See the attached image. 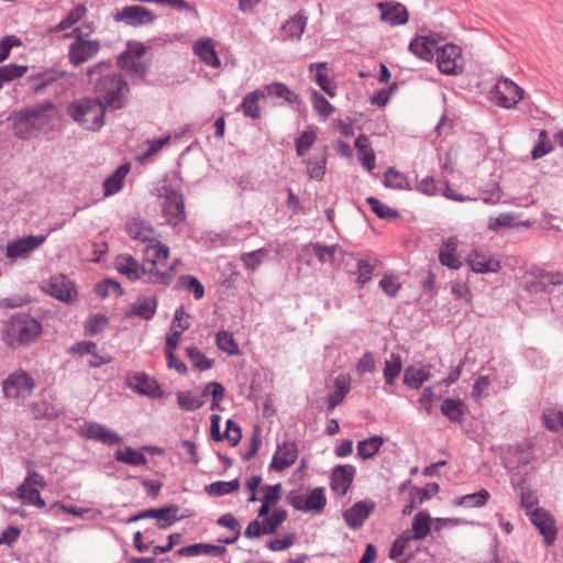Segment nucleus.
<instances>
[{"instance_id":"nucleus-35","label":"nucleus","mask_w":563,"mask_h":563,"mask_svg":"<svg viewBox=\"0 0 563 563\" xmlns=\"http://www.w3.org/2000/svg\"><path fill=\"white\" fill-rule=\"evenodd\" d=\"M432 518L427 510H421L413 517L411 523V540H423L431 531Z\"/></svg>"},{"instance_id":"nucleus-62","label":"nucleus","mask_w":563,"mask_h":563,"mask_svg":"<svg viewBox=\"0 0 563 563\" xmlns=\"http://www.w3.org/2000/svg\"><path fill=\"white\" fill-rule=\"evenodd\" d=\"M146 276L148 283L168 286L175 278L174 267H168L164 272H159L156 267L155 269L147 271Z\"/></svg>"},{"instance_id":"nucleus-19","label":"nucleus","mask_w":563,"mask_h":563,"mask_svg":"<svg viewBox=\"0 0 563 563\" xmlns=\"http://www.w3.org/2000/svg\"><path fill=\"white\" fill-rule=\"evenodd\" d=\"M380 10L382 21L390 24L391 26L401 25L407 23L409 13L405 5L399 2L386 1L377 4Z\"/></svg>"},{"instance_id":"nucleus-24","label":"nucleus","mask_w":563,"mask_h":563,"mask_svg":"<svg viewBox=\"0 0 563 563\" xmlns=\"http://www.w3.org/2000/svg\"><path fill=\"white\" fill-rule=\"evenodd\" d=\"M169 256V249L156 241V239L146 244L144 249V263L147 266V271L155 269L158 265L166 263Z\"/></svg>"},{"instance_id":"nucleus-42","label":"nucleus","mask_w":563,"mask_h":563,"mask_svg":"<svg viewBox=\"0 0 563 563\" xmlns=\"http://www.w3.org/2000/svg\"><path fill=\"white\" fill-rule=\"evenodd\" d=\"M263 91H265V97L275 96L277 98L284 99L289 104H295L299 102V96L282 82L266 85L263 88Z\"/></svg>"},{"instance_id":"nucleus-63","label":"nucleus","mask_w":563,"mask_h":563,"mask_svg":"<svg viewBox=\"0 0 563 563\" xmlns=\"http://www.w3.org/2000/svg\"><path fill=\"white\" fill-rule=\"evenodd\" d=\"M186 354L192 362L194 366L200 371H206L212 367L213 361L209 360L195 346H188Z\"/></svg>"},{"instance_id":"nucleus-58","label":"nucleus","mask_w":563,"mask_h":563,"mask_svg":"<svg viewBox=\"0 0 563 563\" xmlns=\"http://www.w3.org/2000/svg\"><path fill=\"white\" fill-rule=\"evenodd\" d=\"M489 497L490 494L487 489H481L479 492L462 496L459 499L457 505L468 508L482 507L488 501Z\"/></svg>"},{"instance_id":"nucleus-22","label":"nucleus","mask_w":563,"mask_h":563,"mask_svg":"<svg viewBox=\"0 0 563 563\" xmlns=\"http://www.w3.org/2000/svg\"><path fill=\"white\" fill-rule=\"evenodd\" d=\"M115 268L120 274L126 276L132 282L140 279L142 276H146L147 273V266L145 264L140 265L139 262L129 254H122L117 257Z\"/></svg>"},{"instance_id":"nucleus-21","label":"nucleus","mask_w":563,"mask_h":563,"mask_svg":"<svg viewBox=\"0 0 563 563\" xmlns=\"http://www.w3.org/2000/svg\"><path fill=\"white\" fill-rule=\"evenodd\" d=\"M308 23V15L303 10L298 11L295 15L289 18L283 23L280 32L283 40L298 42L306 30Z\"/></svg>"},{"instance_id":"nucleus-20","label":"nucleus","mask_w":563,"mask_h":563,"mask_svg":"<svg viewBox=\"0 0 563 563\" xmlns=\"http://www.w3.org/2000/svg\"><path fill=\"white\" fill-rule=\"evenodd\" d=\"M129 386L140 395L148 396L154 399L161 398L164 395L158 383L144 373L133 375L129 380Z\"/></svg>"},{"instance_id":"nucleus-2","label":"nucleus","mask_w":563,"mask_h":563,"mask_svg":"<svg viewBox=\"0 0 563 563\" xmlns=\"http://www.w3.org/2000/svg\"><path fill=\"white\" fill-rule=\"evenodd\" d=\"M42 331V324L34 317L25 312H16L4 321L1 340L8 347L16 350L33 344Z\"/></svg>"},{"instance_id":"nucleus-53","label":"nucleus","mask_w":563,"mask_h":563,"mask_svg":"<svg viewBox=\"0 0 563 563\" xmlns=\"http://www.w3.org/2000/svg\"><path fill=\"white\" fill-rule=\"evenodd\" d=\"M87 8L85 4L79 3L75 5L71 11L57 24L56 31H65L79 22L86 14Z\"/></svg>"},{"instance_id":"nucleus-50","label":"nucleus","mask_w":563,"mask_h":563,"mask_svg":"<svg viewBox=\"0 0 563 563\" xmlns=\"http://www.w3.org/2000/svg\"><path fill=\"white\" fill-rule=\"evenodd\" d=\"M327 154L325 152L316 155L307 161V169L311 179L321 180L325 174Z\"/></svg>"},{"instance_id":"nucleus-36","label":"nucleus","mask_w":563,"mask_h":563,"mask_svg":"<svg viewBox=\"0 0 563 563\" xmlns=\"http://www.w3.org/2000/svg\"><path fill=\"white\" fill-rule=\"evenodd\" d=\"M355 147L358 152V158L361 164L368 170L372 172L376 166L375 153L371 146L369 139L365 134H361L355 140Z\"/></svg>"},{"instance_id":"nucleus-15","label":"nucleus","mask_w":563,"mask_h":563,"mask_svg":"<svg viewBox=\"0 0 563 563\" xmlns=\"http://www.w3.org/2000/svg\"><path fill=\"white\" fill-rule=\"evenodd\" d=\"M117 20L131 26L150 24L155 15L151 10L142 5H128L117 13Z\"/></svg>"},{"instance_id":"nucleus-40","label":"nucleus","mask_w":563,"mask_h":563,"mask_svg":"<svg viewBox=\"0 0 563 563\" xmlns=\"http://www.w3.org/2000/svg\"><path fill=\"white\" fill-rule=\"evenodd\" d=\"M465 405L461 399L445 398L441 405V412L452 423H459L462 421L465 413Z\"/></svg>"},{"instance_id":"nucleus-7","label":"nucleus","mask_w":563,"mask_h":563,"mask_svg":"<svg viewBox=\"0 0 563 563\" xmlns=\"http://www.w3.org/2000/svg\"><path fill=\"white\" fill-rule=\"evenodd\" d=\"M47 235H26L9 241L5 246V257L11 261L27 260L31 254L42 246Z\"/></svg>"},{"instance_id":"nucleus-27","label":"nucleus","mask_w":563,"mask_h":563,"mask_svg":"<svg viewBox=\"0 0 563 563\" xmlns=\"http://www.w3.org/2000/svg\"><path fill=\"white\" fill-rule=\"evenodd\" d=\"M194 53L207 66L219 68L221 60L216 52L214 42L210 37L198 40L192 46Z\"/></svg>"},{"instance_id":"nucleus-25","label":"nucleus","mask_w":563,"mask_h":563,"mask_svg":"<svg viewBox=\"0 0 563 563\" xmlns=\"http://www.w3.org/2000/svg\"><path fill=\"white\" fill-rule=\"evenodd\" d=\"M439 42L430 36H419L409 43V51L423 60H431L439 49Z\"/></svg>"},{"instance_id":"nucleus-4","label":"nucleus","mask_w":563,"mask_h":563,"mask_svg":"<svg viewBox=\"0 0 563 563\" xmlns=\"http://www.w3.org/2000/svg\"><path fill=\"white\" fill-rule=\"evenodd\" d=\"M89 34H91V30L84 32L81 27H76L67 35L68 37H75L68 49L69 63L75 67L92 59L101 48L100 41L85 38Z\"/></svg>"},{"instance_id":"nucleus-59","label":"nucleus","mask_w":563,"mask_h":563,"mask_svg":"<svg viewBox=\"0 0 563 563\" xmlns=\"http://www.w3.org/2000/svg\"><path fill=\"white\" fill-rule=\"evenodd\" d=\"M311 103L313 109L321 115L323 119L329 118L334 108L333 106L317 90H312L311 92Z\"/></svg>"},{"instance_id":"nucleus-10","label":"nucleus","mask_w":563,"mask_h":563,"mask_svg":"<svg viewBox=\"0 0 563 563\" xmlns=\"http://www.w3.org/2000/svg\"><path fill=\"white\" fill-rule=\"evenodd\" d=\"M78 433L85 439L93 440L106 445H114L122 442V437L119 433L95 421H86L79 427Z\"/></svg>"},{"instance_id":"nucleus-44","label":"nucleus","mask_w":563,"mask_h":563,"mask_svg":"<svg viewBox=\"0 0 563 563\" xmlns=\"http://www.w3.org/2000/svg\"><path fill=\"white\" fill-rule=\"evenodd\" d=\"M16 496L24 504L36 506L38 508L45 507V501L41 497L40 490L36 487H31L30 485L25 486V483L16 488Z\"/></svg>"},{"instance_id":"nucleus-38","label":"nucleus","mask_w":563,"mask_h":563,"mask_svg":"<svg viewBox=\"0 0 563 563\" xmlns=\"http://www.w3.org/2000/svg\"><path fill=\"white\" fill-rule=\"evenodd\" d=\"M178 510L177 506L170 505L163 508L147 509L145 510V516L147 518L157 519L159 521V527L165 529L178 520Z\"/></svg>"},{"instance_id":"nucleus-57","label":"nucleus","mask_w":563,"mask_h":563,"mask_svg":"<svg viewBox=\"0 0 563 563\" xmlns=\"http://www.w3.org/2000/svg\"><path fill=\"white\" fill-rule=\"evenodd\" d=\"M553 151V144L545 130H541L539 133V140L531 151L532 159H539L548 155Z\"/></svg>"},{"instance_id":"nucleus-46","label":"nucleus","mask_w":563,"mask_h":563,"mask_svg":"<svg viewBox=\"0 0 563 563\" xmlns=\"http://www.w3.org/2000/svg\"><path fill=\"white\" fill-rule=\"evenodd\" d=\"M402 369V360L400 354L391 353L385 361L384 377L387 385H393Z\"/></svg>"},{"instance_id":"nucleus-39","label":"nucleus","mask_w":563,"mask_h":563,"mask_svg":"<svg viewBox=\"0 0 563 563\" xmlns=\"http://www.w3.org/2000/svg\"><path fill=\"white\" fill-rule=\"evenodd\" d=\"M429 378L430 368L428 366H408L405 369L404 383L412 389H419Z\"/></svg>"},{"instance_id":"nucleus-41","label":"nucleus","mask_w":563,"mask_h":563,"mask_svg":"<svg viewBox=\"0 0 563 563\" xmlns=\"http://www.w3.org/2000/svg\"><path fill=\"white\" fill-rule=\"evenodd\" d=\"M327 505V497L323 487L313 488L305 498L303 512L320 514Z\"/></svg>"},{"instance_id":"nucleus-29","label":"nucleus","mask_w":563,"mask_h":563,"mask_svg":"<svg viewBox=\"0 0 563 563\" xmlns=\"http://www.w3.org/2000/svg\"><path fill=\"white\" fill-rule=\"evenodd\" d=\"M459 242L455 238H449L440 246L439 261L443 266L452 269H459L462 262L459 258L457 251Z\"/></svg>"},{"instance_id":"nucleus-55","label":"nucleus","mask_w":563,"mask_h":563,"mask_svg":"<svg viewBox=\"0 0 563 563\" xmlns=\"http://www.w3.org/2000/svg\"><path fill=\"white\" fill-rule=\"evenodd\" d=\"M27 71V66L8 64L0 67V89L4 82L21 78Z\"/></svg>"},{"instance_id":"nucleus-30","label":"nucleus","mask_w":563,"mask_h":563,"mask_svg":"<svg viewBox=\"0 0 563 563\" xmlns=\"http://www.w3.org/2000/svg\"><path fill=\"white\" fill-rule=\"evenodd\" d=\"M351 390V378L346 374H340L334 380V389L328 397V410H333L346 397Z\"/></svg>"},{"instance_id":"nucleus-26","label":"nucleus","mask_w":563,"mask_h":563,"mask_svg":"<svg viewBox=\"0 0 563 563\" xmlns=\"http://www.w3.org/2000/svg\"><path fill=\"white\" fill-rule=\"evenodd\" d=\"M24 111L35 124V126L41 131L53 119L55 113V106L52 101L46 100L42 103L26 108Z\"/></svg>"},{"instance_id":"nucleus-31","label":"nucleus","mask_w":563,"mask_h":563,"mask_svg":"<svg viewBox=\"0 0 563 563\" xmlns=\"http://www.w3.org/2000/svg\"><path fill=\"white\" fill-rule=\"evenodd\" d=\"M131 165L129 163L119 166L110 176L103 181L104 197H109L119 192L124 184V179L129 174Z\"/></svg>"},{"instance_id":"nucleus-54","label":"nucleus","mask_w":563,"mask_h":563,"mask_svg":"<svg viewBox=\"0 0 563 563\" xmlns=\"http://www.w3.org/2000/svg\"><path fill=\"white\" fill-rule=\"evenodd\" d=\"M440 490V486L437 483H429L424 487H413L410 492V496L413 498V504L422 505Z\"/></svg>"},{"instance_id":"nucleus-64","label":"nucleus","mask_w":563,"mask_h":563,"mask_svg":"<svg viewBox=\"0 0 563 563\" xmlns=\"http://www.w3.org/2000/svg\"><path fill=\"white\" fill-rule=\"evenodd\" d=\"M544 426L551 431H558L563 428V411L547 410L543 413Z\"/></svg>"},{"instance_id":"nucleus-12","label":"nucleus","mask_w":563,"mask_h":563,"mask_svg":"<svg viewBox=\"0 0 563 563\" xmlns=\"http://www.w3.org/2000/svg\"><path fill=\"white\" fill-rule=\"evenodd\" d=\"M35 387L34 379L25 371H16L3 382V393L7 397L19 398L30 395Z\"/></svg>"},{"instance_id":"nucleus-1","label":"nucleus","mask_w":563,"mask_h":563,"mask_svg":"<svg viewBox=\"0 0 563 563\" xmlns=\"http://www.w3.org/2000/svg\"><path fill=\"white\" fill-rule=\"evenodd\" d=\"M112 64L102 60L87 68V77L92 86L95 98L111 110L122 109L129 99L130 87L125 78L111 71Z\"/></svg>"},{"instance_id":"nucleus-11","label":"nucleus","mask_w":563,"mask_h":563,"mask_svg":"<svg viewBox=\"0 0 563 563\" xmlns=\"http://www.w3.org/2000/svg\"><path fill=\"white\" fill-rule=\"evenodd\" d=\"M523 89L508 78L497 81L494 88L497 104L510 109L523 98Z\"/></svg>"},{"instance_id":"nucleus-49","label":"nucleus","mask_w":563,"mask_h":563,"mask_svg":"<svg viewBox=\"0 0 563 563\" xmlns=\"http://www.w3.org/2000/svg\"><path fill=\"white\" fill-rule=\"evenodd\" d=\"M216 343L219 350L228 353L229 355H238L240 349L235 342L233 334L229 331L221 330L216 335Z\"/></svg>"},{"instance_id":"nucleus-56","label":"nucleus","mask_w":563,"mask_h":563,"mask_svg":"<svg viewBox=\"0 0 563 563\" xmlns=\"http://www.w3.org/2000/svg\"><path fill=\"white\" fill-rule=\"evenodd\" d=\"M177 404L186 411H195L201 408L205 404L201 397L194 396L190 391L177 393Z\"/></svg>"},{"instance_id":"nucleus-32","label":"nucleus","mask_w":563,"mask_h":563,"mask_svg":"<svg viewBox=\"0 0 563 563\" xmlns=\"http://www.w3.org/2000/svg\"><path fill=\"white\" fill-rule=\"evenodd\" d=\"M263 98H265V91H263V89L251 91L243 97V100L238 106L236 111H242L245 117L260 119L261 111L258 101Z\"/></svg>"},{"instance_id":"nucleus-16","label":"nucleus","mask_w":563,"mask_h":563,"mask_svg":"<svg viewBox=\"0 0 563 563\" xmlns=\"http://www.w3.org/2000/svg\"><path fill=\"white\" fill-rule=\"evenodd\" d=\"M375 508L373 501L361 500L343 512V518L349 528L360 529Z\"/></svg>"},{"instance_id":"nucleus-3","label":"nucleus","mask_w":563,"mask_h":563,"mask_svg":"<svg viewBox=\"0 0 563 563\" xmlns=\"http://www.w3.org/2000/svg\"><path fill=\"white\" fill-rule=\"evenodd\" d=\"M106 109L100 100L86 97L71 102L68 107V114L84 129L98 131L104 124Z\"/></svg>"},{"instance_id":"nucleus-45","label":"nucleus","mask_w":563,"mask_h":563,"mask_svg":"<svg viewBox=\"0 0 563 563\" xmlns=\"http://www.w3.org/2000/svg\"><path fill=\"white\" fill-rule=\"evenodd\" d=\"M384 439L379 435H373L357 443V455L363 460L372 459L380 449Z\"/></svg>"},{"instance_id":"nucleus-17","label":"nucleus","mask_w":563,"mask_h":563,"mask_svg":"<svg viewBox=\"0 0 563 563\" xmlns=\"http://www.w3.org/2000/svg\"><path fill=\"white\" fill-rule=\"evenodd\" d=\"M355 471L350 464L335 466L330 481L331 489L339 496H344L352 485Z\"/></svg>"},{"instance_id":"nucleus-23","label":"nucleus","mask_w":563,"mask_h":563,"mask_svg":"<svg viewBox=\"0 0 563 563\" xmlns=\"http://www.w3.org/2000/svg\"><path fill=\"white\" fill-rule=\"evenodd\" d=\"M128 234L134 241L150 244L155 240V230L152 224L143 219L133 218L125 224Z\"/></svg>"},{"instance_id":"nucleus-6","label":"nucleus","mask_w":563,"mask_h":563,"mask_svg":"<svg viewBox=\"0 0 563 563\" xmlns=\"http://www.w3.org/2000/svg\"><path fill=\"white\" fill-rule=\"evenodd\" d=\"M287 517L288 515L286 510L277 509L262 521L254 519L247 525L244 531V537L252 540L262 536L274 534L278 528L287 520Z\"/></svg>"},{"instance_id":"nucleus-33","label":"nucleus","mask_w":563,"mask_h":563,"mask_svg":"<svg viewBox=\"0 0 563 563\" xmlns=\"http://www.w3.org/2000/svg\"><path fill=\"white\" fill-rule=\"evenodd\" d=\"M310 73H313V80L330 97L335 96V85L329 79L328 64L325 62L312 63L309 66Z\"/></svg>"},{"instance_id":"nucleus-60","label":"nucleus","mask_w":563,"mask_h":563,"mask_svg":"<svg viewBox=\"0 0 563 563\" xmlns=\"http://www.w3.org/2000/svg\"><path fill=\"white\" fill-rule=\"evenodd\" d=\"M366 201L371 206L373 212L380 219H396L398 217L397 210L391 209L375 197H368Z\"/></svg>"},{"instance_id":"nucleus-52","label":"nucleus","mask_w":563,"mask_h":563,"mask_svg":"<svg viewBox=\"0 0 563 563\" xmlns=\"http://www.w3.org/2000/svg\"><path fill=\"white\" fill-rule=\"evenodd\" d=\"M217 523L221 527L228 528L231 531H233V536L231 537V540H219L220 542H223L227 544H233L239 540V538L241 536V526H240L238 519L232 514L222 515L217 520Z\"/></svg>"},{"instance_id":"nucleus-8","label":"nucleus","mask_w":563,"mask_h":563,"mask_svg":"<svg viewBox=\"0 0 563 563\" xmlns=\"http://www.w3.org/2000/svg\"><path fill=\"white\" fill-rule=\"evenodd\" d=\"M164 190L163 217L168 225L175 228L186 218L184 198L180 192L174 189L164 188Z\"/></svg>"},{"instance_id":"nucleus-13","label":"nucleus","mask_w":563,"mask_h":563,"mask_svg":"<svg viewBox=\"0 0 563 563\" xmlns=\"http://www.w3.org/2000/svg\"><path fill=\"white\" fill-rule=\"evenodd\" d=\"M298 445L295 441H284L277 444L269 468L277 472L287 470L295 464L298 459Z\"/></svg>"},{"instance_id":"nucleus-18","label":"nucleus","mask_w":563,"mask_h":563,"mask_svg":"<svg viewBox=\"0 0 563 563\" xmlns=\"http://www.w3.org/2000/svg\"><path fill=\"white\" fill-rule=\"evenodd\" d=\"M466 263L471 267L472 272L477 274L498 273L501 268L498 260L477 250L473 251L468 255Z\"/></svg>"},{"instance_id":"nucleus-43","label":"nucleus","mask_w":563,"mask_h":563,"mask_svg":"<svg viewBox=\"0 0 563 563\" xmlns=\"http://www.w3.org/2000/svg\"><path fill=\"white\" fill-rule=\"evenodd\" d=\"M114 457L118 462L132 466H141L147 463L146 456L131 446H126L124 450H117Z\"/></svg>"},{"instance_id":"nucleus-51","label":"nucleus","mask_w":563,"mask_h":563,"mask_svg":"<svg viewBox=\"0 0 563 563\" xmlns=\"http://www.w3.org/2000/svg\"><path fill=\"white\" fill-rule=\"evenodd\" d=\"M239 487L240 482L238 478H234L229 482H213L210 485L206 486V492L211 496H224L236 492Z\"/></svg>"},{"instance_id":"nucleus-48","label":"nucleus","mask_w":563,"mask_h":563,"mask_svg":"<svg viewBox=\"0 0 563 563\" xmlns=\"http://www.w3.org/2000/svg\"><path fill=\"white\" fill-rule=\"evenodd\" d=\"M178 287L188 292H192L196 300H200L205 296V287L195 276L181 275L178 279Z\"/></svg>"},{"instance_id":"nucleus-14","label":"nucleus","mask_w":563,"mask_h":563,"mask_svg":"<svg viewBox=\"0 0 563 563\" xmlns=\"http://www.w3.org/2000/svg\"><path fill=\"white\" fill-rule=\"evenodd\" d=\"M531 522L544 538L548 545H552L556 540L558 528L554 518L544 509L536 508L528 512Z\"/></svg>"},{"instance_id":"nucleus-47","label":"nucleus","mask_w":563,"mask_h":563,"mask_svg":"<svg viewBox=\"0 0 563 563\" xmlns=\"http://www.w3.org/2000/svg\"><path fill=\"white\" fill-rule=\"evenodd\" d=\"M118 64L121 68L130 71L131 74L143 78L147 73V66L142 62L141 58H133L125 55H120L118 58Z\"/></svg>"},{"instance_id":"nucleus-28","label":"nucleus","mask_w":563,"mask_h":563,"mask_svg":"<svg viewBox=\"0 0 563 563\" xmlns=\"http://www.w3.org/2000/svg\"><path fill=\"white\" fill-rule=\"evenodd\" d=\"M157 309V299L156 297H139L135 302H133L129 310L125 312L128 318L139 317L144 320H151Z\"/></svg>"},{"instance_id":"nucleus-34","label":"nucleus","mask_w":563,"mask_h":563,"mask_svg":"<svg viewBox=\"0 0 563 563\" xmlns=\"http://www.w3.org/2000/svg\"><path fill=\"white\" fill-rule=\"evenodd\" d=\"M227 552L222 545H214L209 543H195L184 547L177 551L180 556H197V555H212L220 556Z\"/></svg>"},{"instance_id":"nucleus-5","label":"nucleus","mask_w":563,"mask_h":563,"mask_svg":"<svg viewBox=\"0 0 563 563\" xmlns=\"http://www.w3.org/2000/svg\"><path fill=\"white\" fill-rule=\"evenodd\" d=\"M41 288L44 292L65 303H73L78 297L74 283L64 274L54 275L42 282Z\"/></svg>"},{"instance_id":"nucleus-9","label":"nucleus","mask_w":563,"mask_h":563,"mask_svg":"<svg viewBox=\"0 0 563 563\" xmlns=\"http://www.w3.org/2000/svg\"><path fill=\"white\" fill-rule=\"evenodd\" d=\"M435 57L439 70L445 75H455L463 69L461 48L454 44L440 45Z\"/></svg>"},{"instance_id":"nucleus-37","label":"nucleus","mask_w":563,"mask_h":563,"mask_svg":"<svg viewBox=\"0 0 563 563\" xmlns=\"http://www.w3.org/2000/svg\"><path fill=\"white\" fill-rule=\"evenodd\" d=\"M13 130L14 134L22 140H30L40 132L24 110L16 113Z\"/></svg>"},{"instance_id":"nucleus-61","label":"nucleus","mask_w":563,"mask_h":563,"mask_svg":"<svg viewBox=\"0 0 563 563\" xmlns=\"http://www.w3.org/2000/svg\"><path fill=\"white\" fill-rule=\"evenodd\" d=\"M317 134L313 130L303 131L295 141L296 153L298 156H303L308 150L314 144Z\"/></svg>"}]
</instances>
